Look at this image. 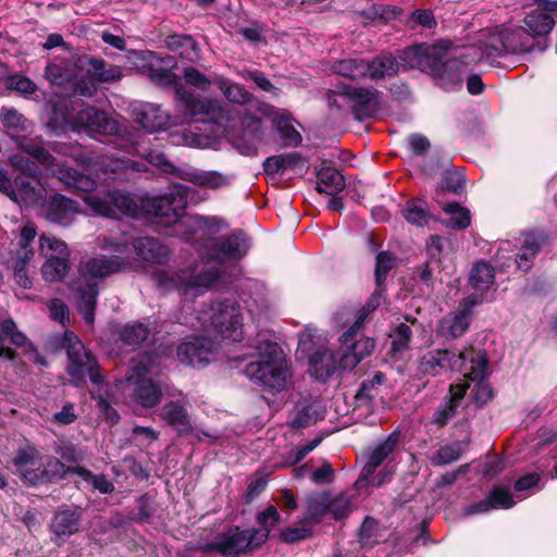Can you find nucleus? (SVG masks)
<instances>
[{
    "mask_svg": "<svg viewBox=\"0 0 557 557\" xmlns=\"http://www.w3.org/2000/svg\"><path fill=\"white\" fill-rule=\"evenodd\" d=\"M186 205V197L182 195L171 193L144 197L138 202L131 194L119 189L110 190L106 198L94 197L90 200L94 211L102 216L144 218L150 220L159 232L174 226L183 218Z\"/></svg>",
    "mask_w": 557,
    "mask_h": 557,
    "instance_id": "f257e3e1",
    "label": "nucleus"
},
{
    "mask_svg": "<svg viewBox=\"0 0 557 557\" xmlns=\"http://www.w3.org/2000/svg\"><path fill=\"white\" fill-rule=\"evenodd\" d=\"M246 376L264 391L275 395L285 389L290 376L283 350L276 343L268 342L256 361H250L243 370Z\"/></svg>",
    "mask_w": 557,
    "mask_h": 557,
    "instance_id": "f03ea898",
    "label": "nucleus"
},
{
    "mask_svg": "<svg viewBox=\"0 0 557 557\" xmlns=\"http://www.w3.org/2000/svg\"><path fill=\"white\" fill-rule=\"evenodd\" d=\"M61 347L67 356L66 373L75 387H81L86 382L88 374L90 382L99 388L108 385V381L101 372L97 357L86 349L79 337L72 331H65L61 339Z\"/></svg>",
    "mask_w": 557,
    "mask_h": 557,
    "instance_id": "7ed1b4c3",
    "label": "nucleus"
},
{
    "mask_svg": "<svg viewBox=\"0 0 557 557\" xmlns=\"http://www.w3.org/2000/svg\"><path fill=\"white\" fill-rule=\"evenodd\" d=\"M151 277L156 285L165 290H177L185 297H198L219 280L216 271L201 270H182L176 273H170L165 270H156Z\"/></svg>",
    "mask_w": 557,
    "mask_h": 557,
    "instance_id": "20e7f679",
    "label": "nucleus"
},
{
    "mask_svg": "<svg viewBox=\"0 0 557 557\" xmlns=\"http://www.w3.org/2000/svg\"><path fill=\"white\" fill-rule=\"evenodd\" d=\"M267 542V530L230 527L206 545L205 552H216L224 557H240L253 552Z\"/></svg>",
    "mask_w": 557,
    "mask_h": 557,
    "instance_id": "39448f33",
    "label": "nucleus"
},
{
    "mask_svg": "<svg viewBox=\"0 0 557 557\" xmlns=\"http://www.w3.org/2000/svg\"><path fill=\"white\" fill-rule=\"evenodd\" d=\"M102 248L108 253L90 258L85 263V272L89 276L103 278L131 269L133 245L123 239L106 238Z\"/></svg>",
    "mask_w": 557,
    "mask_h": 557,
    "instance_id": "423d86ee",
    "label": "nucleus"
},
{
    "mask_svg": "<svg viewBox=\"0 0 557 557\" xmlns=\"http://www.w3.org/2000/svg\"><path fill=\"white\" fill-rule=\"evenodd\" d=\"M52 152L71 158L77 165L86 171L96 166L108 174L109 178L115 180L124 168V162L117 159H104L98 156L91 148L81 145L77 141H49Z\"/></svg>",
    "mask_w": 557,
    "mask_h": 557,
    "instance_id": "0eeeda50",
    "label": "nucleus"
},
{
    "mask_svg": "<svg viewBox=\"0 0 557 557\" xmlns=\"http://www.w3.org/2000/svg\"><path fill=\"white\" fill-rule=\"evenodd\" d=\"M479 350L473 346L465 347L458 354L453 349H433L424 354L419 363L423 374L437 376L444 372H462L478 356Z\"/></svg>",
    "mask_w": 557,
    "mask_h": 557,
    "instance_id": "6e6552de",
    "label": "nucleus"
},
{
    "mask_svg": "<svg viewBox=\"0 0 557 557\" xmlns=\"http://www.w3.org/2000/svg\"><path fill=\"white\" fill-rule=\"evenodd\" d=\"M211 327L223 338L232 342L243 339V317L239 305L233 299L215 300L210 306Z\"/></svg>",
    "mask_w": 557,
    "mask_h": 557,
    "instance_id": "1a4fd4ad",
    "label": "nucleus"
},
{
    "mask_svg": "<svg viewBox=\"0 0 557 557\" xmlns=\"http://www.w3.org/2000/svg\"><path fill=\"white\" fill-rule=\"evenodd\" d=\"M483 302L485 299L475 294L462 298L455 311L447 313L438 321L437 334L446 339L461 337L470 329L473 318L472 309Z\"/></svg>",
    "mask_w": 557,
    "mask_h": 557,
    "instance_id": "9d476101",
    "label": "nucleus"
},
{
    "mask_svg": "<svg viewBox=\"0 0 557 557\" xmlns=\"http://www.w3.org/2000/svg\"><path fill=\"white\" fill-rule=\"evenodd\" d=\"M263 135L262 119L249 111L239 117V128L230 134L234 148L248 157L257 154Z\"/></svg>",
    "mask_w": 557,
    "mask_h": 557,
    "instance_id": "9b49d317",
    "label": "nucleus"
},
{
    "mask_svg": "<svg viewBox=\"0 0 557 557\" xmlns=\"http://www.w3.org/2000/svg\"><path fill=\"white\" fill-rule=\"evenodd\" d=\"M83 511L79 507L62 505L52 515L49 530L52 542L63 545L72 535L82 530Z\"/></svg>",
    "mask_w": 557,
    "mask_h": 557,
    "instance_id": "f8f14e48",
    "label": "nucleus"
},
{
    "mask_svg": "<svg viewBox=\"0 0 557 557\" xmlns=\"http://www.w3.org/2000/svg\"><path fill=\"white\" fill-rule=\"evenodd\" d=\"M488 367V357L486 351L479 350L478 356L469 366L468 372L463 375L462 383L475 382L471 391L472 401L476 408H483L494 398V391L491 384L485 382Z\"/></svg>",
    "mask_w": 557,
    "mask_h": 557,
    "instance_id": "ddd939ff",
    "label": "nucleus"
},
{
    "mask_svg": "<svg viewBox=\"0 0 557 557\" xmlns=\"http://www.w3.org/2000/svg\"><path fill=\"white\" fill-rule=\"evenodd\" d=\"M537 51V40L524 27H517L500 34V47L486 46L487 57L507 54H524Z\"/></svg>",
    "mask_w": 557,
    "mask_h": 557,
    "instance_id": "4468645a",
    "label": "nucleus"
},
{
    "mask_svg": "<svg viewBox=\"0 0 557 557\" xmlns=\"http://www.w3.org/2000/svg\"><path fill=\"white\" fill-rule=\"evenodd\" d=\"M341 94L350 103L356 120L366 121L375 115L380 96L377 89L342 85Z\"/></svg>",
    "mask_w": 557,
    "mask_h": 557,
    "instance_id": "2eb2a0df",
    "label": "nucleus"
},
{
    "mask_svg": "<svg viewBox=\"0 0 557 557\" xmlns=\"http://www.w3.org/2000/svg\"><path fill=\"white\" fill-rule=\"evenodd\" d=\"M467 64L457 58H444L437 50L429 73L437 79V84L445 90L461 87Z\"/></svg>",
    "mask_w": 557,
    "mask_h": 557,
    "instance_id": "dca6fc26",
    "label": "nucleus"
},
{
    "mask_svg": "<svg viewBox=\"0 0 557 557\" xmlns=\"http://www.w3.org/2000/svg\"><path fill=\"white\" fill-rule=\"evenodd\" d=\"M535 9L528 12L523 18L525 29L537 40V51L544 52L549 46L548 35L555 26V16L549 13V9L537 0Z\"/></svg>",
    "mask_w": 557,
    "mask_h": 557,
    "instance_id": "f3484780",
    "label": "nucleus"
},
{
    "mask_svg": "<svg viewBox=\"0 0 557 557\" xmlns=\"http://www.w3.org/2000/svg\"><path fill=\"white\" fill-rule=\"evenodd\" d=\"M12 189L14 195L8 198L27 208L42 206L47 196L41 177L14 176Z\"/></svg>",
    "mask_w": 557,
    "mask_h": 557,
    "instance_id": "a211bd4d",
    "label": "nucleus"
},
{
    "mask_svg": "<svg viewBox=\"0 0 557 557\" xmlns=\"http://www.w3.org/2000/svg\"><path fill=\"white\" fill-rule=\"evenodd\" d=\"M214 350L213 341L205 336H196L177 346L176 357L181 363L201 368L209 363V357Z\"/></svg>",
    "mask_w": 557,
    "mask_h": 557,
    "instance_id": "6ab92c4d",
    "label": "nucleus"
},
{
    "mask_svg": "<svg viewBox=\"0 0 557 557\" xmlns=\"http://www.w3.org/2000/svg\"><path fill=\"white\" fill-rule=\"evenodd\" d=\"M247 234L242 228H235L227 236L212 244L209 248V256L213 260H239L248 250Z\"/></svg>",
    "mask_w": 557,
    "mask_h": 557,
    "instance_id": "aec40b11",
    "label": "nucleus"
},
{
    "mask_svg": "<svg viewBox=\"0 0 557 557\" xmlns=\"http://www.w3.org/2000/svg\"><path fill=\"white\" fill-rule=\"evenodd\" d=\"M46 211L45 216L48 221L66 226L81 212L78 201L66 197L60 193H52L45 198Z\"/></svg>",
    "mask_w": 557,
    "mask_h": 557,
    "instance_id": "412c9836",
    "label": "nucleus"
},
{
    "mask_svg": "<svg viewBox=\"0 0 557 557\" xmlns=\"http://www.w3.org/2000/svg\"><path fill=\"white\" fill-rule=\"evenodd\" d=\"M76 125L98 135H114L120 129L119 123L107 112L90 106L79 110L76 115Z\"/></svg>",
    "mask_w": 557,
    "mask_h": 557,
    "instance_id": "4be33fe9",
    "label": "nucleus"
},
{
    "mask_svg": "<svg viewBox=\"0 0 557 557\" xmlns=\"http://www.w3.org/2000/svg\"><path fill=\"white\" fill-rule=\"evenodd\" d=\"M436 52V48L431 49L426 44H416L397 50L395 57L399 62V69H420L429 73Z\"/></svg>",
    "mask_w": 557,
    "mask_h": 557,
    "instance_id": "5701e85b",
    "label": "nucleus"
},
{
    "mask_svg": "<svg viewBox=\"0 0 557 557\" xmlns=\"http://www.w3.org/2000/svg\"><path fill=\"white\" fill-rule=\"evenodd\" d=\"M470 385L467 383H454L449 385L448 394L433 413L432 422L444 428L457 414V409L465 398Z\"/></svg>",
    "mask_w": 557,
    "mask_h": 557,
    "instance_id": "b1692460",
    "label": "nucleus"
},
{
    "mask_svg": "<svg viewBox=\"0 0 557 557\" xmlns=\"http://www.w3.org/2000/svg\"><path fill=\"white\" fill-rule=\"evenodd\" d=\"M77 66L85 69L87 75L96 82L110 83L122 77L121 69L116 65H108L101 58L84 54L78 58Z\"/></svg>",
    "mask_w": 557,
    "mask_h": 557,
    "instance_id": "393cba45",
    "label": "nucleus"
},
{
    "mask_svg": "<svg viewBox=\"0 0 557 557\" xmlns=\"http://www.w3.org/2000/svg\"><path fill=\"white\" fill-rule=\"evenodd\" d=\"M160 418L178 435L190 434L194 430L188 411L180 401L166 403L161 409Z\"/></svg>",
    "mask_w": 557,
    "mask_h": 557,
    "instance_id": "a878e982",
    "label": "nucleus"
},
{
    "mask_svg": "<svg viewBox=\"0 0 557 557\" xmlns=\"http://www.w3.org/2000/svg\"><path fill=\"white\" fill-rule=\"evenodd\" d=\"M76 308L87 325L95 324V311L98 304L99 286L98 283L87 281L76 289Z\"/></svg>",
    "mask_w": 557,
    "mask_h": 557,
    "instance_id": "bb28decb",
    "label": "nucleus"
},
{
    "mask_svg": "<svg viewBox=\"0 0 557 557\" xmlns=\"http://www.w3.org/2000/svg\"><path fill=\"white\" fill-rule=\"evenodd\" d=\"M177 107L186 117L209 114L212 110V102L202 99L194 90L186 89L182 85L175 90Z\"/></svg>",
    "mask_w": 557,
    "mask_h": 557,
    "instance_id": "cd10ccee",
    "label": "nucleus"
},
{
    "mask_svg": "<svg viewBox=\"0 0 557 557\" xmlns=\"http://www.w3.org/2000/svg\"><path fill=\"white\" fill-rule=\"evenodd\" d=\"M337 368V358L330 349L319 348L309 357V373L319 382H326Z\"/></svg>",
    "mask_w": 557,
    "mask_h": 557,
    "instance_id": "c85d7f7f",
    "label": "nucleus"
},
{
    "mask_svg": "<svg viewBox=\"0 0 557 557\" xmlns=\"http://www.w3.org/2000/svg\"><path fill=\"white\" fill-rule=\"evenodd\" d=\"M495 275V268L488 261L482 259L473 263L468 283L478 293V296H482L486 300L485 294L496 283Z\"/></svg>",
    "mask_w": 557,
    "mask_h": 557,
    "instance_id": "c756f323",
    "label": "nucleus"
},
{
    "mask_svg": "<svg viewBox=\"0 0 557 557\" xmlns=\"http://www.w3.org/2000/svg\"><path fill=\"white\" fill-rule=\"evenodd\" d=\"M133 250L146 262L162 264L169 259V249L150 236L138 237L133 243Z\"/></svg>",
    "mask_w": 557,
    "mask_h": 557,
    "instance_id": "7c9ffc66",
    "label": "nucleus"
},
{
    "mask_svg": "<svg viewBox=\"0 0 557 557\" xmlns=\"http://www.w3.org/2000/svg\"><path fill=\"white\" fill-rule=\"evenodd\" d=\"M178 177L200 188L212 190L225 188L231 185L230 176L218 171H183Z\"/></svg>",
    "mask_w": 557,
    "mask_h": 557,
    "instance_id": "2f4dec72",
    "label": "nucleus"
},
{
    "mask_svg": "<svg viewBox=\"0 0 557 557\" xmlns=\"http://www.w3.org/2000/svg\"><path fill=\"white\" fill-rule=\"evenodd\" d=\"M368 78L374 82L395 77L399 73V62L395 54L384 51L368 60Z\"/></svg>",
    "mask_w": 557,
    "mask_h": 557,
    "instance_id": "473e14b6",
    "label": "nucleus"
},
{
    "mask_svg": "<svg viewBox=\"0 0 557 557\" xmlns=\"http://www.w3.org/2000/svg\"><path fill=\"white\" fill-rule=\"evenodd\" d=\"M46 106V127L49 133L57 136L66 133L71 126L70 114L66 104L61 100H49Z\"/></svg>",
    "mask_w": 557,
    "mask_h": 557,
    "instance_id": "72a5a7b5",
    "label": "nucleus"
},
{
    "mask_svg": "<svg viewBox=\"0 0 557 557\" xmlns=\"http://www.w3.org/2000/svg\"><path fill=\"white\" fill-rule=\"evenodd\" d=\"M162 385L159 381L141 380L135 385L132 397L143 408H154L161 403Z\"/></svg>",
    "mask_w": 557,
    "mask_h": 557,
    "instance_id": "f704fd0d",
    "label": "nucleus"
},
{
    "mask_svg": "<svg viewBox=\"0 0 557 557\" xmlns=\"http://www.w3.org/2000/svg\"><path fill=\"white\" fill-rule=\"evenodd\" d=\"M306 513L304 522L320 524L329 515V491H314L305 500Z\"/></svg>",
    "mask_w": 557,
    "mask_h": 557,
    "instance_id": "c9c22d12",
    "label": "nucleus"
},
{
    "mask_svg": "<svg viewBox=\"0 0 557 557\" xmlns=\"http://www.w3.org/2000/svg\"><path fill=\"white\" fill-rule=\"evenodd\" d=\"M441 175V182L437 184L435 189L436 200H438V197L445 193L454 195H461L463 193L466 188V175L461 170L449 163Z\"/></svg>",
    "mask_w": 557,
    "mask_h": 557,
    "instance_id": "e433bc0d",
    "label": "nucleus"
},
{
    "mask_svg": "<svg viewBox=\"0 0 557 557\" xmlns=\"http://www.w3.org/2000/svg\"><path fill=\"white\" fill-rule=\"evenodd\" d=\"M385 290L386 289L384 285H376V288L371 294L364 306L357 311L352 325L342 334V338L346 344L350 341L349 337H351L356 331H359L363 326L367 317L380 307Z\"/></svg>",
    "mask_w": 557,
    "mask_h": 557,
    "instance_id": "4c0bfd02",
    "label": "nucleus"
},
{
    "mask_svg": "<svg viewBox=\"0 0 557 557\" xmlns=\"http://www.w3.org/2000/svg\"><path fill=\"white\" fill-rule=\"evenodd\" d=\"M398 441V434L393 432L383 442L379 443L369 454L368 460L363 467V472L368 475L373 474L385 459L395 450Z\"/></svg>",
    "mask_w": 557,
    "mask_h": 557,
    "instance_id": "58836bf2",
    "label": "nucleus"
},
{
    "mask_svg": "<svg viewBox=\"0 0 557 557\" xmlns=\"http://www.w3.org/2000/svg\"><path fill=\"white\" fill-rule=\"evenodd\" d=\"M346 186L342 173L332 166H323L317 171V191L333 195L342 191Z\"/></svg>",
    "mask_w": 557,
    "mask_h": 557,
    "instance_id": "ea45409f",
    "label": "nucleus"
},
{
    "mask_svg": "<svg viewBox=\"0 0 557 557\" xmlns=\"http://www.w3.org/2000/svg\"><path fill=\"white\" fill-rule=\"evenodd\" d=\"M2 83L8 92L15 94L27 100L34 99V96L38 91L37 84L22 73L10 72Z\"/></svg>",
    "mask_w": 557,
    "mask_h": 557,
    "instance_id": "a19ab883",
    "label": "nucleus"
},
{
    "mask_svg": "<svg viewBox=\"0 0 557 557\" xmlns=\"http://www.w3.org/2000/svg\"><path fill=\"white\" fill-rule=\"evenodd\" d=\"M368 60L363 58H347L334 62L332 69L334 73L359 81L368 78Z\"/></svg>",
    "mask_w": 557,
    "mask_h": 557,
    "instance_id": "79ce46f5",
    "label": "nucleus"
},
{
    "mask_svg": "<svg viewBox=\"0 0 557 557\" xmlns=\"http://www.w3.org/2000/svg\"><path fill=\"white\" fill-rule=\"evenodd\" d=\"M166 115L159 106L148 103L137 113L136 121L149 133L158 132L166 125Z\"/></svg>",
    "mask_w": 557,
    "mask_h": 557,
    "instance_id": "37998d69",
    "label": "nucleus"
},
{
    "mask_svg": "<svg viewBox=\"0 0 557 557\" xmlns=\"http://www.w3.org/2000/svg\"><path fill=\"white\" fill-rule=\"evenodd\" d=\"M386 381L383 372L377 371L371 379L363 380L355 395V400L359 407H372L377 396V386Z\"/></svg>",
    "mask_w": 557,
    "mask_h": 557,
    "instance_id": "c03bdc74",
    "label": "nucleus"
},
{
    "mask_svg": "<svg viewBox=\"0 0 557 557\" xmlns=\"http://www.w3.org/2000/svg\"><path fill=\"white\" fill-rule=\"evenodd\" d=\"M70 268L69 257L50 255L41 267V274L47 282H61L67 275Z\"/></svg>",
    "mask_w": 557,
    "mask_h": 557,
    "instance_id": "a18cd8bd",
    "label": "nucleus"
},
{
    "mask_svg": "<svg viewBox=\"0 0 557 557\" xmlns=\"http://www.w3.org/2000/svg\"><path fill=\"white\" fill-rule=\"evenodd\" d=\"M273 124L280 134L284 147H298L301 145L302 136L294 127L290 116L287 113H280L273 117Z\"/></svg>",
    "mask_w": 557,
    "mask_h": 557,
    "instance_id": "49530a36",
    "label": "nucleus"
},
{
    "mask_svg": "<svg viewBox=\"0 0 557 557\" xmlns=\"http://www.w3.org/2000/svg\"><path fill=\"white\" fill-rule=\"evenodd\" d=\"M157 359H159L157 354L146 351L140 360H132V367L127 371L126 380L133 385H137L141 380H151L147 375L153 373L152 366Z\"/></svg>",
    "mask_w": 557,
    "mask_h": 557,
    "instance_id": "de8ad7c7",
    "label": "nucleus"
},
{
    "mask_svg": "<svg viewBox=\"0 0 557 557\" xmlns=\"http://www.w3.org/2000/svg\"><path fill=\"white\" fill-rule=\"evenodd\" d=\"M324 418L323 412L319 411L314 404L306 403L299 404L296 407L294 417L292 418L289 425L292 429H305L315 424L318 421Z\"/></svg>",
    "mask_w": 557,
    "mask_h": 557,
    "instance_id": "09e8293b",
    "label": "nucleus"
},
{
    "mask_svg": "<svg viewBox=\"0 0 557 557\" xmlns=\"http://www.w3.org/2000/svg\"><path fill=\"white\" fill-rule=\"evenodd\" d=\"M404 10L397 5L375 3L370 8L362 10L360 15L366 20L380 21L382 23H388L397 20Z\"/></svg>",
    "mask_w": 557,
    "mask_h": 557,
    "instance_id": "8fccbe9b",
    "label": "nucleus"
},
{
    "mask_svg": "<svg viewBox=\"0 0 557 557\" xmlns=\"http://www.w3.org/2000/svg\"><path fill=\"white\" fill-rule=\"evenodd\" d=\"M0 123L8 131L15 133L27 132L30 126V121L13 107L0 109Z\"/></svg>",
    "mask_w": 557,
    "mask_h": 557,
    "instance_id": "3c124183",
    "label": "nucleus"
},
{
    "mask_svg": "<svg viewBox=\"0 0 557 557\" xmlns=\"http://www.w3.org/2000/svg\"><path fill=\"white\" fill-rule=\"evenodd\" d=\"M60 180L67 186L84 193L91 191L96 188L95 180L73 168L60 169Z\"/></svg>",
    "mask_w": 557,
    "mask_h": 557,
    "instance_id": "603ef678",
    "label": "nucleus"
},
{
    "mask_svg": "<svg viewBox=\"0 0 557 557\" xmlns=\"http://www.w3.org/2000/svg\"><path fill=\"white\" fill-rule=\"evenodd\" d=\"M403 215L408 223L417 226L426 225L431 219L425 202L419 199L408 200L403 210Z\"/></svg>",
    "mask_w": 557,
    "mask_h": 557,
    "instance_id": "864d4df0",
    "label": "nucleus"
},
{
    "mask_svg": "<svg viewBox=\"0 0 557 557\" xmlns=\"http://www.w3.org/2000/svg\"><path fill=\"white\" fill-rule=\"evenodd\" d=\"M300 525L285 527L280 530L278 539L285 544H295L312 539L314 531L310 522H304V518L299 521Z\"/></svg>",
    "mask_w": 557,
    "mask_h": 557,
    "instance_id": "5fc2aeb1",
    "label": "nucleus"
},
{
    "mask_svg": "<svg viewBox=\"0 0 557 557\" xmlns=\"http://www.w3.org/2000/svg\"><path fill=\"white\" fill-rule=\"evenodd\" d=\"M450 161L441 158L437 153L425 156L418 165L419 173L425 180H434L449 165Z\"/></svg>",
    "mask_w": 557,
    "mask_h": 557,
    "instance_id": "6e6d98bb",
    "label": "nucleus"
},
{
    "mask_svg": "<svg viewBox=\"0 0 557 557\" xmlns=\"http://www.w3.org/2000/svg\"><path fill=\"white\" fill-rule=\"evenodd\" d=\"M149 329L141 322H133L124 325L120 332V339L128 346H137L149 336Z\"/></svg>",
    "mask_w": 557,
    "mask_h": 557,
    "instance_id": "4d7b16f0",
    "label": "nucleus"
},
{
    "mask_svg": "<svg viewBox=\"0 0 557 557\" xmlns=\"http://www.w3.org/2000/svg\"><path fill=\"white\" fill-rule=\"evenodd\" d=\"M22 150L28 154L36 162V164H40L46 168H51L55 165V158L51 153V149L42 147L41 145L35 143L34 140H29L21 146Z\"/></svg>",
    "mask_w": 557,
    "mask_h": 557,
    "instance_id": "13d9d810",
    "label": "nucleus"
},
{
    "mask_svg": "<svg viewBox=\"0 0 557 557\" xmlns=\"http://www.w3.org/2000/svg\"><path fill=\"white\" fill-rule=\"evenodd\" d=\"M492 510L510 509L516 505L510 488L505 485H494L487 494Z\"/></svg>",
    "mask_w": 557,
    "mask_h": 557,
    "instance_id": "bf43d9fd",
    "label": "nucleus"
},
{
    "mask_svg": "<svg viewBox=\"0 0 557 557\" xmlns=\"http://www.w3.org/2000/svg\"><path fill=\"white\" fill-rule=\"evenodd\" d=\"M77 475L85 482L90 483L92 487L101 494H111L114 491V484L103 473L96 474L81 466Z\"/></svg>",
    "mask_w": 557,
    "mask_h": 557,
    "instance_id": "052dcab7",
    "label": "nucleus"
},
{
    "mask_svg": "<svg viewBox=\"0 0 557 557\" xmlns=\"http://www.w3.org/2000/svg\"><path fill=\"white\" fill-rule=\"evenodd\" d=\"M548 243L549 235L544 230H530L522 233L521 245L536 256L541 252L542 248L548 245Z\"/></svg>",
    "mask_w": 557,
    "mask_h": 557,
    "instance_id": "680f3d73",
    "label": "nucleus"
},
{
    "mask_svg": "<svg viewBox=\"0 0 557 557\" xmlns=\"http://www.w3.org/2000/svg\"><path fill=\"white\" fill-rule=\"evenodd\" d=\"M351 512V503L345 493L335 496L329 491V513L334 520H343Z\"/></svg>",
    "mask_w": 557,
    "mask_h": 557,
    "instance_id": "e2e57ef3",
    "label": "nucleus"
},
{
    "mask_svg": "<svg viewBox=\"0 0 557 557\" xmlns=\"http://www.w3.org/2000/svg\"><path fill=\"white\" fill-rule=\"evenodd\" d=\"M79 467V465L66 466L59 458L50 457L45 469L49 474L50 483H52L57 480H65L69 474L77 475Z\"/></svg>",
    "mask_w": 557,
    "mask_h": 557,
    "instance_id": "0e129e2a",
    "label": "nucleus"
},
{
    "mask_svg": "<svg viewBox=\"0 0 557 557\" xmlns=\"http://www.w3.org/2000/svg\"><path fill=\"white\" fill-rule=\"evenodd\" d=\"M145 67L148 71L150 81L156 85L162 87H174L175 89L181 86L178 84L177 75L170 70L163 67H154L152 64H147Z\"/></svg>",
    "mask_w": 557,
    "mask_h": 557,
    "instance_id": "69168bd1",
    "label": "nucleus"
},
{
    "mask_svg": "<svg viewBox=\"0 0 557 557\" xmlns=\"http://www.w3.org/2000/svg\"><path fill=\"white\" fill-rule=\"evenodd\" d=\"M220 89L223 91L226 99L233 103L247 104L252 100V95L240 84L222 82Z\"/></svg>",
    "mask_w": 557,
    "mask_h": 557,
    "instance_id": "338daca9",
    "label": "nucleus"
},
{
    "mask_svg": "<svg viewBox=\"0 0 557 557\" xmlns=\"http://www.w3.org/2000/svg\"><path fill=\"white\" fill-rule=\"evenodd\" d=\"M412 337L411 327L406 323H399L395 330L391 344V352L396 355L403 352L409 348V344Z\"/></svg>",
    "mask_w": 557,
    "mask_h": 557,
    "instance_id": "774afa93",
    "label": "nucleus"
}]
</instances>
